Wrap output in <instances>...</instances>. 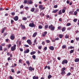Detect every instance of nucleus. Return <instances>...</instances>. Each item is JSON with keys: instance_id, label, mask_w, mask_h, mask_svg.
I'll return each mask as SVG.
<instances>
[{"instance_id": "57", "label": "nucleus", "mask_w": 79, "mask_h": 79, "mask_svg": "<svg viewBox=\"0 0 79 79\" xmlns=\"http://www.w3.org/2000/svg\"><path fill=\"white\" fill-rule=\"evenodd\" d=\"M44 50H47V47H45L44 48Z\"/></svg>"}, {"instance_id": "51", "label": "nucleus", "mask_w": 79, "mask_h": 79, "mask_svg": "<svg viewBox=\"0 0 79 79\" xmlns=\"http://www.w3.org/2000/svg\"><path fill=\"white\" fill-rule=\"evenodd\" d=\"M27 0H25L24 1V3H27Z\"/></svg>"}, {"instance_id": "21", "label": "nucleus", "mask_w": 79, "mask_h": 79, "mask_svg": "<svg viewBox=\"0 0 79 79\" xmlns=\"http://www.w3.org/2000/svg\"><path fill=\"white\" fill-rule=\"evenodd\" d=\"M6 29V27H4L2 31V33H3L5 31Z\"/></svg>"}, {"instance_id": "64", "label": "nucleus", "mask_w": 79, "mask_h": 79, "mask_svg": "<svg viewBox=\"0 0 79 79\" xmlns=\"http://www.w3.org/2000/svg\"><path fill=\"white\" fill-rule=\"evenodd\" d=\"M9 78L10 79H13V77H12V76L10 77Z\"/></svg>"}, {"instance_id": "33", "label": "nucleus", "mask_w": 79, "mask_h": 79, "mask_svg": "<svg viewBox=\"0 0 79 79\" xmlns=\"http://www.w3.org/2000/svg\"><path fill=\"white\" fill-rule=\"evenodd\" d=\"M77 19H73L74 22H77Z\"/></svg>"}, {"instance_id": "52", "label": "nucleus", "mask_w": 79, "mask_h": 79, "mask_svg": "<svg viewBox=\"0 0 79 79\" xmlns=\"http://www.w3.org/2000/svg\"><path fill=\"white\" fill-rule=\"evenodd\" d=\"M73 11H71L70 12H69L70 14V15H73Z\"/></svg>"}, {"instance_id": "6", "label": "nucleus", "mask_w": 79, "mask_h": 79, "mask_svg": "<svg viewBox=\"0 0 79 79\" xmlns=\"http://www.w3.org/2000/svg\"><path fill=\"white\" fill-rule=\"evenodd\" d=\"M20 27H21V28H22V29H25V28H26L25 26L23 25V24H21Z\"/></svg>"}, {"instance_id": "59", "label": "nucleus", "mask_w": 79, "mask_h": 79, "mask_svg": "<svg viewBox=\"0 0 79 79\" xmlns=\"http://www.w3.org/2000/svg\"><path fill=\"white\" fill-rule=\"evenodd\" d=\"M28 7H25V10H27V9H28Z\"/></svg>"}, {"instance_id": "1", "label": "nucleus", "mask_w": 79, "mask_h": 79, "mask_svg": "<svg viewBox=\"0 0 79 79\" xmlns=\"http://www.w3.org/2000/svg\"><path fill=\"white\" fill-rule=\"evenodd\" d=\"M16 45L15 44L14 46L12 47L11 48L12 51H15L16 50Z\"/></svg>"}, {"instance_id": "39", "label": "nucleus", "mask_w": 79, "mask_h": 79, "mask_svg": "<svg viewBox=\"0 0 79 79\" xmlns=\"http://www.w3.org/2000/svg\"><path fill=\"white\" fill-rule=\"evenodd\" d=\"M65 69H66L64 68H63L62 69V71H65Z\"/></svg>"}, {"instance_id": "16", "label": "nucleus", "mask_w": 79, "mask_h": 79, "mask_svg": "<svg viewBox=\"0 0 79 79\" xmlns=\"http://www.w3.org/2000/svg\"><path fill=\"white\" fill-rule=\"evenodd\" d=\"M37 33L36 32L33 35V37H35L36 36V35H37Z\"/></svg>"}, {"instance_id": "5", "label": "nucleus", "mask_w": 79, "mask_h": 79, "mask_svg": "<svg viewBox=\"0 0 79 79\" xmlns=\"http://www.w3.org/2000/svg\"><path fill=\"white\" fill-rule=\"evenodd\" d=\"M64 63L67 64V63H68V60H63L62 62V64H64Z\"/></svg>"}, {"instance_id": "7", "label": "nucleus", "mask_w": 79, "mask_h": 79, "mask_svg": "<svg viewBox=\"0 0 79 79\" xmlns=\"http://www.w3.org/2000/svg\"><path fill=\"white\" fill-rule=\"evenodd\" d=\"M18 19H19V18L18 16H16L14 18V20L16 21H18Z\"/></svg>"}, {"instance_id": "20", "label": "nucleus", "mask_w": 79, "mask_h": 79, "mask_svg": "<svg viewBox=\"0 0 79 79\" xmlns=\"http://www.w3.org/2000/svg\"><path fill=\"white\" fill-rule=\"evenodd\" d=\"M65 39H68V38H69V35H68L67 34L65 36Z\"/></svg>"}, {"instance_id": "14", "label": "nucleus", "mask_w": 79, "mask_h": 79, "mask_svg": "<svg viewBox=\"0 0 79 79\" xmlns=\"http://www.w3.org/2000/svg\"><path fill=\"white\" fill-rule=\"evenodd\" d=\"M75 62H79V58H76L75 60Z\"/></svg>"}, {"instance_id": "38", "label": "nucleus", "mask_w": 79, "mask_h": 79, "mask_svg": "<svg viewBox=\"0 0 79 79\" xmlns=\"http://www.w3.org/2000/svg\"><path fill=\"white\" fill-rule=\"evenodd\" d=\"M71 23H68L67 25V26H71Z\"/></svg>"}, {"instance_id": "60", "label": "nucleus", "mask_w": 79, "mask_h": 79, "mask_svg": "<svg viewBox=\"0 0 79 79\" xmlns=\"http://www.w3.org/2000/svg\"><path fill=\"white\" fill-rule=\"evenodd\" d=\"M11 71L12 73H14V69H11Z\"/></svg>"}, {"instance_id": "61", "label": "nucleus", "mask_w": 79, "mask_h": 79, "mask_svg": "<svg viewBox=\"0 0 79 79\" xmlns=\"http://www.w3.org/2000/svg\"><path fill=\"white\" fill-rule=\"evenodd\" d=\"M12 15H15V12H12L11 13Z\"/></svg>"}, {"instance_id": "4", "label": "nucleus", "mask_w": 79, "mask_h": 79, "mask_svg": "<svg viewBox=\"0 0 79 79\" xmlns=\"http://www.w3.org/2000/svg\"><path fill=\"white\" fill-rule=\"evenodd\" d=\"M27 42L28 44L30 45H31V44H32V42L30 40H27Z\"/></svg>"}, {"instance_id": "46", "label": "nucleus", "mask_w": 79, "mask_h": 79, "mask_svg": "<svg viewBox=\"0 0 79 79\" xmlns=\"http://www.w3.org/2000/svg\"><path fill=\"white\" fill-rule=\"evenodd\" d=\"M76 40L77 41H79V37H78V38L77 37L76 38Z\"/></svg>"}, {"instance_id": "50", "label": "nucleus", "mask_w": 79, "mask_h": 79, "mask_svg": "<svg viewBox=\"0 0 79 79\" xmlns=\"http://www.w3.org/2000/svg\"><path fill=\"white\" fill-rule=\"evenodd\" d=\"M20 8H24V6H23V5H22L21 6Z\"/></svg>"}, {"instance_id": "36", "label": "nucleus", "mask_w": 79, "mask_h": 79, "mask_svg": "<svg viewBox=\"0 0 79 79\" xmlns=\"http://www.w3.org/2000/svg\"><path fill=\"white\" fill-rule=\"evenodd\" d=\"M39 29H42V25H40L39 26Z\"/></svg>"}, {"instance_id": "44", "label": "nucleus", "mask_w": 79, "mask_h": 79, "mask_svg": "<svg viewBox=\"0 0 79 79\" xmlns=\"http://www.w3.org/2000/svg\"><path fill=\"white\" fill-rule=\"evenodd\" d=\"M62 13H65V10H64V9H63L62 10Z\"/></svg>"}, {"instance_id": "15", "label": "nucleus", "mask_w": 79, "mask_h": 79, "mask_svg": "<svg viewBox=\"0 0 79 79\" xmlns=\"http://www.w3.org/2000/svg\"><path fill=\"white\" fill-rule=\"evenodd\" d=\"M33 79H38L39 77H38L34 76L33 77Z\"/></svg>"}, {"instance_id": "27", "label": "nucleus", "mask_w": 79, "mask_h": 79, "mask_svg": "<svg viewBox=\"0 0 79 79\" xmlns=\"http://www.w3.org/2000/svg\"><path fill=\"white\" fill-rule=\"evenodd\" d=\"M53 27V25H51L50 26H49V29H51Z\"/></svg>"}, {"instance_id": "58", "label": "nucleus", "mask_w": 79, "mask_h": 79, "mask_svg": "<svg viewBox=\"0 0 79 79\" xmlns=\"http://www.w3.org/2000/svg\"><path fill=\"white\" fill-rule=\"evenodd\" d=\"M61 28V27H58V29H59V30H60V29Z\"/></svg>"}, {"instance_id": "45", "label": "nucleus", "mask_w": 79, "mask_h": 79, "mask_svg": "<svg viewBox=\"0 0 79 79\" xmlns=\"http://www.w3.org/2000/svg\"><path fill=\"white\" fill-rule=\"evenodd\" d=\"M24 47H29V46L25 44L24 45Z\"/></svg>"}, {"instance_id": "37", "label": "nucleus", "mask_w": 79, "mask_h": 79, "mask_svg": "<svg viewBox=\"0 0 79 79\" xmlns=\"http://www.w3.org/2000/svg\"><path fill=\"white\" fill-rule=\"evenodd\" d=\"M34 10H35V9L34 8H32L31 10V11L33 12V11H34Z\"/></svg>"}, {"instance_id": "34", "label": "nucleus", "mask_w": 79, "mask_h": 79, "mask_svg": "<svg viewBox=\"0 0 79 79\" xmlns=\"http://www.w3.org/2000/svg\"><path fill=\"white\" fill-rule=\"evenodd\" d=\"M77 14V11H75L74 12V15H76Z\"/></svg>"}, {"instance_id": "40", "label": "nucleus", "mask_w": 79, "mask_h": 79, "mask_svg": "<svg viewBox=\"0 0 79 79\" xmlns=\"http://www.w3.org/2000/svg\"><path fill=\"white\" fill-rule=\"evenodd\" d=\"M46 42L47 43H48V44L49 43H50V40H46Z\"/></svg>"}, {"instance_id": "11", "label": "nucleus", "mask_w": 79, "mask_h": 79, "mask_svg": "<svg viewBox=\"0 0 79 79\" xmlns=\"http://www.w3.org/2000/svg\"><path fill=\"white\" fill-rule=\"evenodd\" d=\"M57 11H58V9L54 10L52 12V13H56Z\"/></svg>"}, {"instance_id": "8", "label": "nucleus", "mask_w": 79, "mask_h": 79, "mask_svg": "<svg viewBox=\"0 0 79 79\" xmlns=\"http://www.w3.org/2000/svg\"><path fill=\"white\" fill-rule=\"evenodd\" d=\"M29 71H33V70H34V69L32 68V67L30 66L29 67Z\"/></svg>"}, {"instance_id": "10", "label": "nucleus", "mask_w": 79, "mask_h": 79, "mask_svg": "<svg viewBox=\"0 0 79 79\" xmlns=\"http://www.w3.org/2000/svg\"><path fill=\"white\" fill-rule=\"evenodd\" d=\"M29 52V49H27L26 50V51H24V53H28Z\"/></svg>"}, {"instance_id": "41", "label": "nucleus", "mask_w": 79, "mask_h": 79, "mask_svg": "<svg viewBox=\"0 0 79 79\" xmlns=\"http://www.w3.org/2000/svg\"><path fill=\"white\" fill-rule=\"evenodd\" d=\"M7 60L8 61H10V60H11V58L9 57L7 58Z\"/></svg>"}, {"instance_id": "56", "label": "nucleus", "mask_w": 79, "mask_h": 79, "mask_svg": "<svg viewBox=\"0 0 79 79\" xmlns=\"http://www.w3.org/2000/svg\"><path fill=\"white\" fill-rule=\"evenodd\" d=\"M42 45H45V42L44 41H43L42 43Z\"/></svg>"}, {"instance_id": "30", "label": "nucleus", "mask_w": 79, "mask_h": 79, "mask_svg": "<svg viewBox=\"0 0 79 79\" xmlns=\"http://www.w3.org/2000/svg\"><path fill=\"white\" fill-rule=\"evenodd\" d=\"M3 50V48L2 46H0V51H2Z\"/></svg>"}, {"instance_id": "35", "label": "nucleus", "mask_w": 79, "mask_h": 79, "mask_svg": "<svg viewBox=\"0 0 79 79\" xmlns=\"http://www.w3.org/2000/svg\"><path fill=\"white\" fill-rule=\"evenodd\" d=\"M48 25H46L44 27V28L45 29H47V28H48Z\"/></svg>"}, {"instance_id": "25", "label": "nucleus", "mask_w": 79, "mask_h": 79, "mask_svg": "<svg viewBox=\"0 0 79 79\" xmlns=\"http://www.w3.org/2000/svg\"><path fill=\"white\" fill-rule=\"evenodd\" d=\"M42 7H43V6H42V5H40L39 6V8H40V9H42Z\"/></svg>"}, {"instance_id": "2", "label": "nucleus", "mask_w": 79, "mask_h": 79, "mask_svg": "<svg viewBox=\"0 0 79 79\" xmlns=\"http://www.w3.org/2000/svg\"><path fill=\"white\" fill-rule=\"evenodd\" d=\"M29 27H35V25H34V24L33 23H30L29 24Z\"/></svg>"}, {"instance_id": "63", "label": "nucleus", "mask_w": 79, "mask_h": 79, "mask_svg": "<svg viewBox=\"0 0 79 79\" xmlns=\"http://www.w3.org/2000/svg\"><path fill=\"white\" fill-rule=\"evenodd\" d=\"M48 69H50V66H48Z\"/></svg>"}, {"instance_id": "26", "label": "nucleus", "mask_w": 79, "mask_h": 79, "mask_svg": "<svg viewBox=\"0 0 79 79\" xmlns=\"http://www.w3.org/2000/svg\"><path fill=\"white\" fill-rule=\"evenodd\" d=\"M52 77V76L51 75H49L48 76V79H50Z\"/></svg>"}, {"instance_id": "49", "label": "nucleus", "mask_w": 79, "mask_h": 79, "mask_svg": "<svg viewBox=\"0 0 79 79\" xmlns=\"http://www.w3.org/2000/svg\"><path fill=\"white\" fill-rule=\"evenodd\" d=\"M39 49H40V50L41 49H42V46H40L38 47Z\"/></svg>"}, {"instance_id": "13", "label": "nucleus", "mask_w": 79, "mask_h": 79, "mask_svg": "<svg viewBox=\"0 0 79 79\" xmlns=\"http://www.w3.org/2000/svg\"><path fill=\"white\" fill-rule=\"evenodd\" d=\"M35 53V52L33 51L31 52L30 54L31 55H34Z\"/></svg>"}, {"instance_id": "24", "label": "nucleus", "mask_w": 79, "mask_h": 79, "mask_svg": "<svg viewBox=\"0 0 79 79\" xmlns=\"http://www.w3.org/2000/svg\"><path fill=\"white\" fill-rule=\"evenodd\" d=\"M66 47V45H64L62 46V48H63V49H64Z\"/></svg>"}, {"instance_id": "29", "label": "nucleus", "mask_w": 79, "mask_h": 79, "mask_svg": "<svg viewBox=\"0 0 79 79\" xmlns=\"http://www.w3.org/2000/svg\"><path fill=\"white\" fill-rule=\"evenodd\" d=\"M73 52H74V50H72L70 51V54L73 53Z\"/></svg>"}, {"instance_id": "42", "label": "nucleus", "mask_w": 79, "mask_h": 79, "mask_svg": "<svg viewBox=\"0 0 79 79\" xmlns=\"http://www.w3.org/2000/svg\"><path fill=\"white\" fill-rule=\"evenodd\" d=\"M57 7H58V5H56L54 6V8H56Z\"/></svg>"}, {"instance_id": "19", "label": "nucleus", "mask_w": 79, "mask_h": 79, "mask_svg": "<svg viewBox=\"0 0 79 79\" xmlns=\"http://www.w3.org/2000/svg\"><path fill=\"white\" fill-rule=\"evenodd\" d=\"M23 20V21H25L26 20H27V18L26 17H23L22 19Z\"/></svg>"}, {"instance_id": "55", "label": "nucleus", "mask_w": 79, "mask_h": 79, "mask_svg": "<svg viewBox=\"0 0 79 79\" xmlns=\"http://www.w3.org/2000/svg\"><path fill=\"white\" fill-rule=\"evenodd\" d=\"M47 32L45 31L44 32V34H45V35H47Z\"/></svg>"}, {"instance_id": "48", "label": "nucleus", "mask_w": 79, "mask_h": 79, "mask_svg": "<svg viewBox=\"0 0 79 79\" xmlns=\"http://www.w3.org/2000/svg\"><path fill=\"white\" fill-rule=\"evenodd\" d=\"M11 46V44H10L8 46V48H10V47Z\"/></svg>"}, {"instance_id": "9", "label": "nucleus", "mask_w": 79, "mask_h": 79, "mask_svg": "<svg viewBox=\"0 0 79 79\" xmlns=\"http://www.w3.org/2000/svg\"><path fill=\"white\" fill-rule=\"evenodd\" d=\"M15 38V36L13 35H12L10 36V39L11 40H14Z\"/></svg>"}, {"instance_id": "28", "label": "nucleus", "mask_w": 79, "mask_h": 79, "mask_svg": "<svg viewBox=\"0 0 79 79\" xmlns=\"http://www.w3.org/2000/svg\"><path fill=\"white\" fill-rule=\"evenodd\" d=\"M65 73V71H62V72L61 73V74L62 75H63V74H64Z\"/></svg>"}, {"instance_id": "54", "label": "nucleus", "mask_w": 79, "mask_h": 79, "mask_svg": "<svg viewBox=\"0 0 79 79\" xmlns=\"http://www.w3.org/2000/svg\"><path fill=\"white\" fill-rule=\"evenodd\" d=\"M19 50L21 52H23V49L21 48H20Z\"/></svg>"}, {"instance_id": "3", "label": "nucleus", "mask_w": 79, "mask_h": 79, "mask_svg": "<svg viewBox=\"0 0 79 79\" xmlns=\"http://www.w3.org/2000/svg\"><path fill=\"white\" fill-rule=\"evenodd\" d=\"M27 3L28 4H29V5H31V4L33 3V2L31 0H28Z\"/></svg>"}, {"instance_id": "53", "label": "nucleus", "mask_w": 79, "mask_h": 79, "mask_svg": "<svg viewBox=\"0 0 79 79\" xmlns=\"http://www.w3.org/2000/svg\"><path fill=\"white\" fill-rule=\"evenodd\" d=\"M4 9H3L2 7L0 8V11H2V10H3Z\"/></svg>"}, {"instance_id": "18", "label": "nucleus", "mask_w": 79, "mask_h": 79, "mask_svg": "<svg viewBox=\"0 0 79 79\" xmlns=\"http://www.w3.org/2000/svg\"><path fill=\"white\" fill-rule=\"evenodd\" d=\"M59 36L60 38L61 39L63 37V35L60 34L59 35Z\"/></svg>"}, {"instance_id": "22", "label": "nucleus", "mask_w": 79, "mask_h": 79, "mask_svg": "<svg viewBox=\"0 0 79 79\" xmlns=\"http://www.w3.org/2000/svg\"><path fill=\"white\" fill-rule=\"evenodd\" d=\"M59 15H61L62 14V12H61V10H60L58 12Z\"/></svg>"}, {"instance_id": "32", "label": "nucleus", "mask_w": 79, "mask_h": 79, "mask_svg": "<svg viewBox=\"0 0 79 79\" xmlns=\"http://www.w3.org/2000/svg\"><path fill=\"white\" fill-rule=\"evenodd\" d=\"M51 29V31L54 30H55V27H53Z\"/></svg>"}, {"instance_id": "12", "label": "nucleus", "mask_w": 79, "mask_h": 79, "mask_svg": "<svg viewBox=\"0 0 79 79\" xmlns=\"http://www.w3.org/2000/svg\"><path fill=\"white\" fill-rule=\"evenodd\" d=\"M49 49L51 50H54V47L53 46H50L49 47Z\"/></svg>"}, {"instance_id": "62", "label": "nucleus", "mask_w": 79, "mask_h": 79, "mask_svg": "<svg viewBox=\"0 0 79 79\" xmlns=\"http://www.w3.org/2000/svg\"><path fill=\"white\" fill-rule=\"evenodd\" d=\"M37 42V40L36 39H35L34 40V43H36V42Z\"/></svg>"}, {"instance_id": "23", "label": "nucleus", "mask_w": 79, "mask_h": 79, "mask_svg": "<svg viewBox=\"0 0 79 79\" xmlns=\"http://www.w3.org/2000/svg\"><path fill=\"white\" fill-rule=\"evenodd\" d=\"M36 56H35V55H34L33 56H32V58H33V59H34V60H35V58H36Z\"/></svg>"}, {"instance_id": "31", "label": "nucleus", "mask_w": 79, "mask_h": 79, "mask_svg": "<svg viewBox=\"0 0 79 79\" xmlns=\"http://www.w3.org/2000/svg\"><path fill=\"white\" fill-rule=\"evenodd\" d=\"M26 63L27 64H28V65H29V64H30V62H29V61H27Z\"/></svg>"}, {"instance_id": "43", "label": "nucleus", "mask_w": 79, "mask_h": 79, "mask_svg": "<svg viewBox=\"0 0 79 79\" xmlns=\"http://www.w3.org/2000/svg\"><path fill=\"white\" fill-rule=\"evenodd\" d=\"M14 22V21L13 20H11V24H13V23Z\"/></svg>"}, {"instance_id": "17", "label": "nucleus", "mask_w": 79, "mask_h": 79, "mask_svg": "<svg viewBox=\"0 0 79 79\" xmlns=\"http://www.w3.org/2000/svg\"><path fill=\"white\" fill-rule=\"evenodd\" d=\"M65 30H66V27H64L62 28V32H64V31H65Z\"/></svg>"}, {"instance_id": "47", "label": "nucleus", "mask_w": 79, "mask_h": 79, "mask_svg": "<svg viewBox=\"0 0 79 79\" xmlns=\"http://www.w3.org/2000/svg\"><path fill=\"white\" fill-rule=\"evenodd\" d=\"M70 75H71V73H68V74L67 75V76H70Z\"/></svg>"}]
</instances>
